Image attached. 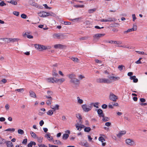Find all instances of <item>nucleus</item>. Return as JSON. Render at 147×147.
<instances>
[{"label": "nucleus", "instance_id": "69168bd1", "mask_svg": "<svg viewBox=\"0 0 147 147\" xmlns=\"http://www.w3.org/2000/svg\"><path fill=\"white\" fill-rule=\"evenodd\" d=\"M112 105L113 106H117L118 105V104L117 103L115 102H112Z\"/></svg>", "mask_w": 147, "mask_h": 147}, {"label": "nucleus", "instance_id": "c03bdc74", "mask_svg": "<svg viewBox=\"0 0 147 147\" xmlns=\"http://www.w3.org/2000/svg\"><path fill=\"white\" fill-rule=\"evenodd\" d=\"M37 141L40 143H41L42 142L43 138L42 137H37Z\"/></svg>", "mask_w": 147, "mask_h": 147}, {"label": "nucleus", "instance_id": "dca6fc26", "mask_svg": "<svg viewBox=\"0 0 147 147\" xmlns=\"http://www.w3.org/2000/svg\"><path fill=\"white\" fill-rule=\"evenodd\" d=\"M113 21V18H109L107 19H101L100 20V21L101 22H111Z\"/></svg>", "mask_w": 147, "mask_h": 147}, {"label": "nucleus", "instance_id": "f257e3e1", "mask_svg": "<svg viewBox=\"0 0 147 147\" xmlns=\"http://www.w3.org/2000/svg\"><path fill=\"white\" fill-rule=\"evenodd\" d=\"M67 76L70 79V82L75 87H78L80 84V80L76 78V75L74 74L68 75Z\"/></svg>", "mask_w": 147, "mask_h": 147}, {"label": "nucleus", "instance_id": "473e14b6", "mask_svg": "<svg viewBox=\"0 0 147 147\" xmlns=\"http://www.w3.org/2000/svg\"><path fill=\"white\" fill-rule=\"evenodd\" d=\"M78 102L80 104H81L83 102V101L82 100L80 99V97L78 96L77 97Z\"/></svg>", "mask_w": 147, "mask_h": 147}, {"label": "nucleus", "instance_id": "c85d7f7f", "mask_svg": "<svg viewBox=\"0 0 147 147\" xmlns=\"http://www.w3.org/2000/svg\"><path fill=\"white\" fill-rule=\"evenodd\" d=\"M70 59H71L74 62H78V59L77 57H72L70 58Z\"/></svg>", "mask_w": 147, "mask_h": 147}, {"label": "nucleus", "instance_id": "ea45409f", "mask_svg": "<svg viewBox=\"0 0 147 147\" xmlns=\"http://www.w3.org/2000/svg\"><path fill=\"white\" fill-rule=\"evenodd\" d=\"M103 117L102 120L104 121H107L109 120V118L108 117H105L104 115V117Z\"/></svg>", "mask_w": 147, "mask_h": 147}, {"label": "nucleus", "instance_id": "0e129e2a", "mask_svg": "<svg viewBox=\"0 0 147 147\" xmlns=\"http://www.w3.org/2000/svg\"><path fill=\"white\" fill-rule=\"evenodd\" d=\"M46 80L47 82L51 83V78H46Z\"/></svg>", "mask_w": 147, "mask_h": 147}, {"label": "nucleus", "instance_id": "f03ea898", "mask_svg": "<svg viewBox=\"0 0 147 147\" xmlns=\"http://www.w3.org/2000/svg\"><path fill=\"white\" fill-rule=\"evenodd\" d=\"M35 48L39 51H42L43 50H46L47 49H50L51 47L49 46H44L40 45H35Z\"/></svg>", "mask_w": 147, "mask_h": 147}, {"label": "nucleus", "instance_id": "f8f14e48", "mask_svg": "<svg viewBox=\"0 0 147 147\" xmlns=\"http://www.w3.org/2000/svg\"><path fill=\"white\" fill-rule=\"evenodd\" d=\"M48 99L47 100L46 103L47 105H50L51 104L52 101V98L51 96H47V98Z\"/></svg>", "mask_w": 147, "mask_h": 147}, {"label": "nucleus", "instance_id": "4c0bfd02", "mask_svg": "<svg viewBox=\"0 0 147 147\" xmlns=\"http://www.w3.org/2000/svg\"><path fill=\"white\" fill-rule=\"evenodd\" d=\"M91 130V128L90 127H86L84 129V131L88 132H90Z\"/></svg>", "mask_w": 147, "mask_h": 147}, {"label": "nucleus", "instance_id": "412c9836", "mask_svg": "<svg viewBox=\"0 0 147 147\" xmlns=\"http://www.w3.org/2000/svg\"><path fill=\"white\" fill-rule=\"evenodd\" d=\"M126 133V131H121L117 135V136L118 137H120L121 136L125 134Z\"/></svg>", "mask_w": 147, "mask_h": 147}, {"label": "nucleus", "instance_id": "a18cd8bd", "mask_svg": "<svg viewBox=\"0 0 147 147\" xmlns=\"http://www.w3.org/2000/svg\"><path fill=\"white\" fill-rule=\"evenodd\" d=\"M96 10V8H93L92 9H89L88 11V12L89 13H93Z\"/></svg>", "mask_w": 147, "mask_h": 147}, {"label": "nucleus", "instance_id": "72a5a7b5", "mask_svg": "<svg viewBox=\"0 0 147 147\" xmlns=\"http://www.w3.org/2000/svg\"><path fill=\"white\" fill-rule=\"evenodd\" d=\"M69 135L68 134H63V139L64 140H66L69 137Z\"/></svg>", "mask_w": 147, "mask_h": 147}, {"label": "nucleus", "instance_id": "c756f323", "mask_svg": "<svg viewBox=\"0 0 147 147\" xmlns=\"http://www.w3.org/2000/svg\"><path fill=\"white\" fill-rule=\"evenodd\" d=\"M47 94L48 95L47 96V95H46L45 96V97L47 98V96L48 97V96H49V97H50V96H52L53 95V92L51 91H48L47 92Z\"/></svg>", "mask_w": 147, "mask_h": 147}, {"label": "nucleus", "instance_id": "ddd939ff", "mask_svg": "<svg viewBox=\"0 0 147 147\" xmlns=\"http://www.w3.org/2000/svg\"><path fill=\"white\" fill-rule=\"evenodd\" d=\"M61 36H62V35L59 33L54 34L53 36L54 38L58 39H60Z\"/></svg>", "mask_w": 147, "mask_h": 147}, {"label": "nucleus", "instance_id": "20e7f679", "mask_svg": "<svg viewBox=\"0 0 147 147\" xmlns=\"http://www.w3.org/2000/svg\"><path fill=\"white\" fill-rule=\"evenodd\" d=\"M96 81L99 83H104L106 84H109L111 83L112 81L110 80L109 79L105 78H100L97 79Z\"/></svg>", "mask_w": 147, "mask_h": 147}, {"label": "nucleus", "instance_id": "aec40b11", "mask_svg": "<svg viewBox=\"0 0 147 147\" xmlns=\"http://www.w3.org/2000/svg\"><path fill=\"white\" fill-rule=\"evenodd\" d=\"M6 39H8L10 42H17L18 41V40H19L18 38H5Z\"/></svg>", "mask_w": 147, "mask_h": 147}, {"label": "nucleus", "instance_id": "c9c22d12", "mask_svg": "<svg viewBox=\"0 0 147 147\" xmlns=\"http://www.w3.org/2000/svg\"><path fill=\"white\" fill-rule=\"evenodd\" d=\"M5 140L4 139H3L1 138V137H0V143L1 144H4L5 143Z\"/></svg>", "mask_w": 147, "mask_h": 147}, {"label": "nucleus", "instance_id": "6e6d98bb", "mask_svg": "<svg viewBox=\"0 0 147 147\" xmlns=\"http://www.w3.org/2000/svg\"><path fill=\"white\" fill-rule=\"evenodd\" d=\"M24 91V90L23 88H20L19 89H16L15 90V91H17L19 92H23Z\"/></svg>", "mask_w": 147, "mask_h": 147}, {"label": "nucleus", "instance_id": "680f3d73", "mask_svg": "<svg viewBox=\"0 0 147 147\" xmlns=\"http://www.w3.org/2000/svg\"><path fill=\"white\" fill-rule=\"evenodd\" d=\"M78 78L82 80L83 78H84L85 77L82 75H80L78 76Z\"/></svg>", "mask_w": 147, "mask_h": 147}, {"label": "nucleus", "instance_id": "b1692460", "mask_svg": "<svg viewBox=\"0 0 147 147\" xmlns=\"http://www.w3.org/2000/svg\"><path fill=\"white\" fill-rule=\"evenodd\" d=\"M30 95L31 97L33 98H36V96L35 93L32 90H30L29 92Z\"/></svg>", "mask_w": 147, "mask_h": 147}, {"label": "nucleus", "instance_id": "3c124183", "mask_svg": "<svg viewBox=\"0 0 147 147\" xmlns=\"http://www.w3.org/2000/svg\"><path fill=\"white\" fill-rule=\"evenodd\" d=\"M62 22H63V24L65 25H70L71 24V23L70 22L65 21H63Z\"/></svg>", "mask_w": 147, "mask_h": 147}, {"label": "nucleus", "instance_id": "4d7b16f0", "mask_svg": "<svg viewBox=\"0 0 147 147\" xmlns=\"http://www.w3.org/2000/svg\"><path fill=\"white\" fill-rule=\"evenodd\" d=\"M43 5L45 7L46 9H50L51 8V7H49L46 4H44Z\"/></svg>", "mask_w": 147, "mask_h": 147}, {"label": "nucleus", "instance_id": "8fccbe9b", "mask_svg": "<svg viewBox=\"0 0 147 147\" xmlns=\"http://www.w3.org/2000/svg\"><path fill=\"white\" fill-rule=\"evenodd\" d=\"M74 7L76 8L80 7L82 8L84 7V5H76L74 6Z\"/></svg>", "mask_w": 147, "mask_h": 147}, {"label": "nucleus", "instance_id": "1a4fd4ad", "mask_svg": "<svg viewBox=\"0 0 147 147\" xmlns=\"http://www.w3.org/2000/svg\"><path fill=\"white\" fill-rule=\"evenodd\" d=\"M75 126L78 130L80 131L82 128H84L85 126L82 125L77 123L76 124Z\"/></svg>", "mask_w": 147, "mask_h": 147}, {"label": "nucleus", "instance_id": "37998d69", "mask_svg": "<svg viewBox=\"0 0 147 147\" xmlns=\"http://www.w3.org/2000/svg\"><path fill=\"white\" fill-rule=\"evenodd\" d=\"M82 17H79L78 18H76L74 19H73L72 20L73 21H76L77 22H79V20H81L82 19Z\"/></svg>", "mask_w": 147, "mask_h": 147}, {"label": "nucleus", "instance_id": "f3484780", "mask_svg": "<svg viewBox=\"0 0 147 147\" xmlns=\"http://www.w3.org/2000/svg\"><path fill=\"white\" fill-rule=\"evenodd\" d=\"M97 113L99 117H104V114L102 110L99 109L97 111Z\"/></svg>", "mask_w": 147, "mask_h": 147}, {"label": "nucleus", "instance_id": "6ab92c4d", "mask_svg": "<svg viewBox=\"0 0 147 147\" xmlns=\"http://www.w3.org/2000/svg\"><path fill=\"white\" fill-rule=\"evenodd\" d=\"M7 147H13L12 142L10 141H7L5 142Z\"/></svg>", "mask_w": 147, "mask_h": 147}, {"label": "nucleus", "instance_id": "4468645a", "mask_svg": "<svg viewBox=\"0 0 147 147\" xmlns=\"http://www.w3.org/2000/svg\"><path fill=\"white\" fill-rule=\"evenodd\" d=\"M38 16L41 17H47V12L44 11L40 12L38 13Z\"/></svg>", "mask_w": 147, "mask_h": 147}, {"label": "nucleus", "instance_id": "49530a36", "mask_svg": "<svg viewBox=\"0 0 147 147\" xmlns=\"http://www.w3.org/2000/svg\"><path fill=\"white\" fill-rule=\"evenodd\" d=\"M18 133L22 135L24 134V132L23 130L19 129L18 130Z\"/></svg>", "mask_w": 147, "mask_h": 147}, {"label": "nucleus", "instance_id": "7ed1b4c3", "mask_svg": "<svg viewBox=\"0 0 147 147\" xmlns=\"http://www.w3.org/2000/svg\"><path fill=\"white\" fill-rule=\"evenodd\" d=\"M92 104H90L89 105H87L86 104H83L82 105V107L83 111L85 112H88L91 110L92 108Z\"/></svg>", "mask_w": 147, "mask_h": 147}, {"label": "nucleus", "instance_id": "e2e57ef3", "mask_svg": "<svg viewBox=\"0 0 147 147\" xmlns=\"http://www.w3.org/2000/svg\"><path fill=\"white\" fill-rule=\"evenodd\" d=\"M27 139H25L23 141L22 143L23 144H24L26 145L27 144Z\"/></svg>", "mask_w": 147, "mask_h": 147}, {"label": "nucleus", "instance_id": "9d476101", "mask_svg": "<svg viewBox=\"0 0 147 147\" xmlns=\"http://www.w3.org/2000/svg\"><path fill=\"white\" fill-rule=\"evenodd\" d=\"M65 46L61 44H56L54 45V47L56 49H62L65 47Z\"/></svg>", "mask_w": 147, "mask_h": 147}, {"label": "nucleus", "instance_id": "cd10ccee", "mask_svg": "<svg viewBox=\"0 0 147 147\" xmlns=\"http://www.w3.org/2000/svg\"><path fill=\"white\" fill-rule=\"evenodd\" d=\"M45 137H47L49 141L52 140L53 138L51 136L50 134L49 133H47Z\"/></svg>", "mask_w": 147, "mask_h": 147}, {"label": "nucleus", "instance_id": "423d86ee", "mask_svg": "<svg viewBox=\"0 0 147 147\" xmlns=\"http://www.w3.org/2000/svg\"><path fill=\"white\" fill-rule=\"evenodd\" d=\"M109 98L110 100H112L113 102H116L117 100L118 99L117 97L112 93H110Z\"/></svg>", "mask_w": 147, "mask_h": 147}, {"label": "nucleus", "instance_id": "0eeeda50", "mask_svg": "<svg viewBox=\"0 0 147 147\" xmlns=\"http://www.w3.org/2000/svg\"><path fill=\"white\" fill-rule=\"evenodd\" d=\"M126 142L127 144L131 146L135 145V143L134 141L130 139H126Z\"/></svg>", "mask_w": 147, "mask_h": 147}, {"label": "nucleus", "instance_id": "a878e982", "mask_svg": "<svg viewBox=\"0 0 147 147\" xmlns=\"http://www.w3.org/2000/svg\"><path fill=\"white\" fill-rule=\"evenodd\" d=\"M76 117H77L78 119L80 121V123H82V117H81V115L79 114H76Z\"/></svg>", "mask_w": 147, "mask_h": 147}, {"label": "nucleus", "instance_id": "58836bf2", "mask_svg": "<svg viewBox=\"0 0 147 147\" xmlns=\"http://www.w3.org/2000/svg\"><path fill=\"white\" fill-rule=\"evenodd\" d=\"M53 142L55 144H61V142L59 140H54L53 141Z\"/></svg>", "mask_w": 147, "mask_h": 147}, {"label": "nucleus", "instance_id": "338daca9", "mask_svg": "<svg viewBox=\"0 0 147 147\" xmlns=\"http://www.w3.org/2000/svg\"><path fill=\"white\" fill-rule=\"evenodd\" d=\"M132 17L133 18V21L134 22L135 21V20H136L137 18L136 17L135 14H132Z\"/></svg>", "mask_w": 147, "mask_h": 147}, {"label": "nucleus", "instance_id": "393cba45", "mask_svg": "<svg viewBox=\"0 0 147 147\" xmlns=\"http://www.w3.org/2000/svg\"><path fill=\"white\" fill-rule=\"evenodd\" d=\"M118 68L120 71H122L123 70L125 69V67L124 65H121L118 66Z\"/></svg>", "mask_w": 147, "mask_h": 147}, {"label": "nucleus", "instance_id": "09e8293b", "mask_svg": "<svg viewBox=\"0 0 147 147\" xmlns=\"http://www.w3.org/2000/svg\"><path fill=\"white\" fill-rule=\"evenodd\" d=\"M15 130V129L14 128H9L5 130V131H11L14 132Z\"/></svg>", "mask_w": 147, "mask_h": 147}, {"label": "nucleus", "instance_id": "13d9d810", "mask_svg": "<svg viewBox=\"0 0 147 147\" xmlns=\"http://www.w3.org/2000/svg\"><path fill=\"white\" fill-rule=\"evenodd\" d=\"M136 52L139 54H141L142 55H147L146 54H145L144 53L143 51H136Z\"/></svg>", "mask_w": 147, "mask_h": 147}, {"label": "nucleus", "instance_id": "864d4df0", "mask_svg": "<svg viewBox=\"0 0 147 147\" xmlns=\"http://www.w3.org/2000/svg\"><path fill=\"white\" fill-rule=\"evenodd\" d=\"M13 13L16 16H18L19 15V12L16 11H14L13 12Z\"/></svg>", "mask_w": 147, "mask_h": 147}, {"label": "nucleus", "instance_id": "5fc2aeb1", "mask_svg": "<svg viewBox=\"0 0 147 147\" xmlns=\"http://www.w3.org/2000/svg\"><path fill=\"white\" fill-rule=\"evenodd\" d=\"M21 17L23 19H26L27 17V15L24 13L21 14Z\"/></svg>", "mask_w": 147, "mask_h": 147}, {"label": "nucleus", "instance_id": "6e6552de", "mask_svg": "<svg viewBox=\"0 0 147 147\" xmlns=\"http://www.w3.org/2000/svg\"><path fill=\"white\" fill-rule=\"evenodd\" d=\"M105 35V34H97L93 36L94 39H98L102 37Z\"/></svg>", "mask_w": 147, "mask_h": 147}, {"label": "nucleus", "instance_id": "603ef678", "mask_svg": "<svg viewBox=\"0 0 147 147\" xmlns=\"http://www.w3.org/2000/svg\"><path fill=\"white\" fill-rule=\"evenodd\" d=\"M98 140L102 142H103L105 140L104 138L102 137H100L98 138Z\"/></svg>", "mask_w": 147, "mask_h": 147}, {"label": "nucleus", "instance_id": "7c9ffc66", "mask_svg": "<svg viewBox=\"0 0 147 147\" xmlns=\"http://www.w3.org/2000/svg\"><path fill=\"white\" fill-rule=\"evenodd\" d=\"M53 106L52 105L51 107V108L54 110L55 111L56 110H58L59 109V106L58 105H55V107H53Z\"/></svg>", "mask_w": 147, "mask_h": 147}, {"label": "nucleus", "instance_id": "9b49d317", "mask_svg": "<svg viewBox=\"0 0 147 147\" xmlns=\"http://www.w3.org/2000/svg\"><path fill=\"white\" fill-rule=\"evenodd\" d=\"M114 43L115 44H116L117 45H118V46H119V47H122L126 48H127L128 49H131V47H127L126 46H120L119 45V44H121L122 43V42L121 41H115L114 42Z\"/></svg>", "mask_w": 147, "mask_h": 147}, {"label": "nucleus", "instance_id": "2f4dec72", "mask_svg": "<svg viewBox=\"0 0 147 147\" xmlns=\"http://www.w3.org/2000/svg\"><path fill=\"white\" fill-rule=\"evenodd\" d=\"M99 104V103L98 102H96L95 103H93L92 102L90 103V104H92V106L93 105V106L96 108H98V104Z\"/></svg>", "mask_w": 147, "mask_h": 147}, {"label": "nucleus", "instance_id": "052dcab7", "mask_svg": "<svg viewBox=\"0 0 147 147\" xmlns=\"http://www.w3.org/2000/svg\"><path fill=\"white\" fill-rule=\"evenodd\" d=\"M102 107L103 109H106L107 108V105L105 104H104L102 105Z\"/></svg>", "mask_w": 147, "mask_h": 147}, {"label": "nucleus", "instance_id": "a19ab883", "mask_svg": "<svg viewBox=\"0 0 147 147\" xmlns=\"http://www.w3.org/2000/svg\"><path fill=\"white\" fill-rule=\"evenodd\" d=\"M47 114L48 115H52L53 114V112L52 110H50L47 112Z\"/></svg>", "mask_w": 147, "mask_h": 147}, {"label": "nucleus", "instance_id": "5701e85b", "mask_svg": "<svg viewBox=\"0 0 147 147\" xmlns=\"http://www.w3.org/2000/svg\"><path fill=\"white\" fill-rule=\"evenodd\" d=\"M65 80V78H62L59 79L57 78V80H56V81H57V82H59L60 83H62L64 82Z\"/></svg>", "mask_w": 147, "mask_h": 147}, {"label": "nucleus", "instance_id": "bf43d9fd", "mask_svg": "<svg viewBox=\"0 0 147 147\" xmlns=\"http://www.w3.org/2000/svg\"><path fill=\"white\" fill-rule=\"evenodd\" d=\"M6 5V4L4 1H2L1 2H0V6H2Z\"/></svg>", "mask_w": 147, "mask_h": 147}, {"label": "nucleus", "instance_id": "a211bd4d", "mask_svg": "<svg viewBox=\"0 0 147 147\" xmlns=\"http://www.w3.org/2000/svg\"><path fill=\"white\" fill-rule=\"evenodd\" d=\"M136 76H131L130 79L131 80H133V82L134 83H137L138 81V80L137 78H136Z\"/></svg>", "mask_w": 147, "mask_h": 147}, {"label": "nucleus", "instance_id": "774afa93", "mask_svg": "<svg viewBox=\"0 0 147 147\" xmlns=\"http://www.w3.org/2000/svg\"><path fill=\"white\" fill-rule=\"evenodd\" d=\"M38 145L39 147H47V146L44 144H38Z\"/></svg>", "mask_w": 147, "mask_h": 147}, {"label": "nucleus", "instance_id": "de8ad7c7", "mask_svg": "<svg viewBox=\"0 0 147 147\" xmlns=\"http://www.w3.org/2000/svg\"><path fill=\"white\" fill-rule=\"evenodd\" d=\"M132 31H134L132 28L131 29H128L127 31H125L124 32V33H128L129 32H131Z\"/></svg>", "mask_w": 147, "mask_h": 147}, {"label": "nucleus", "instance_id": "4be33fe9", "mask_svg": "<svg viewBox=\"0 0 147 147\" xmlns=\"http://www.w3.org/2000/svg\"><path fill=\"white\" fill-rule=\"evenodd\" d=\"M46 14L47 17L49 16H52L53 17H55L56 15L52 12H47Z\"/></svg>", "mask_w": 147, "mask_h": 147}, {"label": "nucleus", "instance_id": "f704fd0d", "mask_svg": "<svg viewBox=\"0 0 147 147\" xmlns=\"http://www.w3.org/2000/svg\"><path fill=\"white\" fill-rule=\"evenodd\" d=\"M30 134L31 136L33 138H37V136L34 132L31 131L30 132Z\"/></svg>", "mask_w": 147, "mask_h": 147}, {"label": "nucleus", "instance_id": "bb28decb", "mask_svg": "<svg viewBox=\"0 0 147 147\" xmlns=\"http://www.w3.org/2000/svg\"><path fill=\"white\" fill-rule=\"evenodd\" d=\"M7 2L15 5H16L17 4V2L14 0H10V1H7Z\"/></svg>", "mask_w": 147, "mask_h": 147}, {"label": "nucleus", "instance_id": "e433bc0d", "mask_svg": "<svg viewBox=\"0 0 147 147\" xmlns=\"http://www.w3.org/2000/svg\"><path fill=\"white\" fill-rule=\"evenodd\" d=\"M51 83H54L55 82V83L57 82V81H56V80H57V78H51Z\"/></svg>", "mask_w": 147, "mask_h": 147}, {"label": "nucleus", "instance_id": "2eb2a0df", "mask_svg": "<svg viewBox=\"0 0 147 147\" xmlns=\"http://www.w3.org/2000/svg\"><path fill=\"white\" fill-rule=\"evenodd\" d=\"M120 77H115L113 76H110L109 78V79L111 80H113L114 81H117L120 79Z\"/></svg>", "mask_w": 147, "mask_h": 147}, {"label": "nucleus", "instance_id": "39448f33", "mask_svg": "<svg viewBox=\"0 0 147 147\" xmlns=\"http://www.w3.org/2000/svg\"><path fill=\"white\" fill-rule=\"evenodd\" d=\"M58 65L57 63L54 64L53 65L52 75L53 76H57L58 75L57 71L58 69L57 67Z\"/></svg>", "mask_w": 147, "mask_h": 147}, {"label": "nucleus", "instance_id": "79ce46f5", "mask_svg": "<svg viewBox=\"0 0 147 147\" xmlns=\"http://www.w3.org/2000/svg\"><path fill=\"white\" fill-rule=\"evenodd\" d=\"M29 3L30 5H36V3H35V2H34L33 0H30L29 1Z\"/></svg>", "mask_w": 147, "mask_h": 147}]
</instances>
